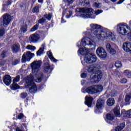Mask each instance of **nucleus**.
<instances>
[{"label": "nucleus", "instance_id": "nucleus-48", "mask_svg": "<svg viewBox=\"0 0 131 131\" xmlns=\"http://www.w3.org/2000/svg\"><path fill=\"white\" fill-rule=\"evenodd\" d=\"M103 11L101 10H98L96 11H95V14L96 15H99V14H101V13H102Z\"/></svg>", "mask_w": 131, "mask_h": 131}, {"label": "nucleus", "instance_id": "nucleus-7", "mask_svg": "<svg viewBox=\"0 0 131 131\" xmlns=\"http://www.w3.org/2000/svg\"><path fill=\"white\" fill-rule=\"evenodd\" d=\"M81 46H82L83 47L88 46V47H90V48H92V49H95V48H96V42L91 38L85 37L82 39Z\"/></svg>", "mask_w": 131, "mask_h": 131}, {"label": "nucleus", "instance_id": "nucleus-12", "mask_svg": "<svg viewBox=\"0 0 131 131\" xmlns=\"http://www.w3.org/2000/svg\"><path fill=\"white\" fill-rule=\"evenodd\" d=\"M29 40L30 43H35L39 40V37L38 36V34L34 33L30 36L29 37Z\"/></svg>", "mask_w": 131, "mask_h": 131}, {"label": "nucleus", "instance_id": "nucleus-27", "mask_svg": "<svg viewBox=\"0 0 131 131\" xmlns=\"http://www.w3.org/2000/svg\"><path fill=\"white\" fill-rule=\"evenodd\" d=\"M26 49L27 50H29V51H34V50H35L36 48L35 46L29 45L27 46Z\"/></svg>", "mask_w": 131, "mask_h": 131}, {"label": "nucleus", "instance_id": "nucleus-44", "mask_svg": "<svg viewBox=\"0 0 131 131\" xmlns=\"http://www.w3.org/2000/svg\"><path fill=\"white\" fill-rule=\"evenodd\" d=\"M72 16V11H69V12L67 13L66 16L67 18H70Z\"/></svg>", "mask_w": 131, "mask_h": 131}, {"label": "nucleus", "instance_id": "nucleus-58", "mask_svg": "<svg viewBox=\"0 0 131 131\" xmlns=\"http://www.w3.org/2000/svg\"><path fill=\"white\" fill-rule=\"evenodd\" d=\"M25 45L26 43L24 42L23 44H21L23 49H24L25 48Z\"/></svg>", "mask_w": 131, "mask_h": 131}, {"label": "nucleus", "instance_id": "nucleus-61", "mask_svg": "<svg viewBox=\"0 0 131 131\" xmlns=\"http://www.w3.org/2000/svg\"><path fill=\"white\" fill-rule=\"evenodd\" d=\"M129 26L131 27V20L129 21Z\"/></svg>", "mask_w": 131, "mask_h": 131}, {"label": "nucleus", "instance_id": "nucleus-9", "mask_svg": "<svg viewBox=\"0 0 131 131\" xmlns=\"http://www.w3.org/2000/svg\"><path fill=\"white\" fill-rule=\"evenodd\" d=\"M32 57H34V54L32 53L30 51H28L25 53L22 56L21 61L22 62H25L27 61L29 62Z\"/></svg>", "mask_w": 131, "mask_h": 131}, {"label": "nucleus", "instance_id": "nucleus-63", "mask_svg": "<svg viewBox=\"0 0 131 131\" xmlns=\"http://www.w3.org/2000/svg\"><path fill=\"white\" fill-rule=\"evenodd\" d=\"M107 2H108V1H107V0L105 1V3H107Z\"/></svg>", "mask_w": 131, "mask_h": 131}, {"label": "nucleus", "instance_id": "nucleus-35", "mask_svg": "<svg viewBox=\"0 0 131 131\" xmlns=\"http://www.w3.org/2000/svg\"><path fill=\"white\" fill-rule=\"evenodd\" d=\"M20 81V76L18 75L13 80V82L17 83L19 82Z\"/></svg>", "mask_w": 131, "mask_h": 131}, {"label": "nucleus", "instance_id": "nucleus-28", "mask_svg": "<svg viewBox=\"0 0 131 131\" xmlns=\"http://www.w3.org/2000/svg\"><path fill=\"white\" fill-rule=\"evenodd\" d=\"M19 88H20V86L18 84L13 82L11 86L12 90H17V89H19Z\"/></svg>", "mask_w": 131, "mask_h": 131}, {"label": "nucleus", "instance_id": "nucleus-10", "mask_svg": "<svg viewBox=\"0 0 131 131\" xmlns=\"http://www.w3.org/2000/svg\"><path fill=\"white\" fill-rule=\"evenodd\" d=\"M96 54L102 59H105L107 57V52L105 51V49L102 47H98L96 50Z\"/></svg>", "mask_w": 131, "mask_h": 131}, {"label": "nucleus", "instance_id": "nucleus-52", "mask_svg": "<svg viewBox=\"0 0 131 131\" xmlns=\"http://www.w3.org/2000/svg\"><path fill=\"white\" fill-rule=\"evenodd\" d=\"M129 72H130L128 70H126L124 71V75H126V76H127V74H128Z\"/></svg>", "mask_w": 131, "mask_h": 131}, {"label": "nucleus", "instance_id": "nucleus-37", "mask_svg": "<svg viewBox=\"0 0 131 131\" xmlns=\"http://www.w3.org/2000/svg\"><path fill=\"white\" fill-rule=\"evenodd\" d=\"M125 115H126V117L131 118V110H128L127 112H126Z\"/></svg>", "mask_w": 131, "mask_h": 131}, {"label": "nucleus", "instance_id": "nucleus-11", "mask_svg": "<svg viewBox=\"0 0 131 131\" xmlns=\"http://www.w3.org/2000/svg\"><path fill=\"white\" fill-rule=\"evenodd\" d=\"M106 96L107 98H109V97H116L118 94V92L116 91V90L114 89H108L107 90L106 92L105 93Z\"/></svg>", "mask_w": 131, "mask_h": 131}, {"label": "nucleus", "instance_id": "nucleus-22", "mask_svg": "<svg viewBox=\"0 0 131 131\" xmlns=\"http://www.w3.org/2000/svg\"><path fill=\"white\" fill-rule=\"evenodd\" d=\"M85 91L86 92V93H88V94H95L94 86L87 88L85 89Z\"/></svg>", "mask_w": 131, "mask_h": 131}, {"label": "nucleus", "instance_id": "nucleus-51", "mask_svg": "<svg viewBox=\"0 0 131 131\" xmlns=\"http://www.w3.org/2000/svg\"><path fill=\"white\" fill-rule=\"evenodd\" d=\"M119 126H120V127L122 128V129H123V128L125 127V124H124V123H122L120 124Z\"/></svg>", "mask_w": 131, "mask_h": 131}, {"label": "nucleus", "instance_id": "nucleus-3", "mask_svg": "<svg viewBox=\"0 0 131 131\" xmlns=\"http://www.w3.org/2000/svg\"><path fill=\"white\" fill-rule=\"evenodd\" d=\"M78 52L82 56H84L85 55L83 59L81 58L82 64L84 66L86 65V64L94 63V62L97 61V56H96V55L89 53L90 51L86 48H80Z\"/></svg>", "mask_w": 131, "mask_h": 131}, {"label": "nucleus", "instance_id": "nucleus-40", "mask_svg": "<svg viewBox=\"0 0 131 131\" xmlns=\"http://www.w3.org/2000/svg\"><path fill=\"white\" fill-rule=\"evenodd\" d=\"M5 33V29H0V37L3 36Z\"/></svg>", "mask_w": 131, "mask_h": 131}, {"label": "nucleus", "instance_id": "nucleus-55", "mask_svg": "<svg viewBox=\"0 0 131 131\" xmlns=\"http://www.w3.org/2000/svg\"><path fill=\"white\" fill-rule=\"evenodd\" d=\"M124 2V0H119V1L118 2V5H120V4H122Z\"/></svg>", "mask_w": 131, "mask_h": 131}, {"label": "nucleus", "instance_id": "nucleus-36", "mask_svg": "<svg viewBox=\"0 0 131 131\" xmlns=\"http://www.w3.org/2000/svg\"><path fill=\"white\" fill-rule=\"evenodd\" d=\"M27 96H28V94H27V93L23 92V93H21L20 94V98H21V99H25V98H26Z\"/></svg>", "mask_w": 131, "mask_h": 131}, {"label": "nucleus", "instance_id": "nucleus-59", "mask_svg": "<svg viewBox=\"0 0 131 131\" xmlns=\"http://www.w3.org/2000/svg\"><path fill=\"white\" fill-rule=\"evenodd\" d=\"M38 3L42 4L43 3V0H38Z\"/></svg>", "mask_w": 131, "mask_h": 131}, {"label": "nucleus", "instance_id": "nucleus-17", "mask_svg": "<svg viewBox=\"0 0 131 131\" xmlns=\"http://www.w3.org/2000/svg\"><path fill=\"white\" fill-rule=\"evenodd\" d=\"M105 102L103 100L98 99L96 103V108L98 109H102L104 107Z\"/></svg>", "mask_w": 131, "mask_h": 131}, {"label": "nucleus", "instance_id": "nucleus-20", "mask_svg": "<svg viewBox=\"0 0 131 131\" xmlns=\"http://www.w3.org/2000/svg\"><path fill=\"white\" fill-rule=\"evenodd\" d=\"M94 89V92L95 94L98 93H100V92H102L103 90V86L101 85H95L93 86Z\"/></svg>", "mask_w": 131, "mask_h": 131}, {"label": "nucleus", "instance_id": "nucleus-31", "mask_svg": "<svg viewBox=\"0 0 131 131\" xmlns=\"http://www.w3.org/2000/svg\"><path fill=\"white\" fill-rule=\"evenodd\" d=\"M115 67H117V68H120L122 66V63H121V61H117L115 63Z\"/></svg>", "mask_w": 131, "mask_h": 131}, {"label": "nucleus", "instance_id": "nucleus-43", "mask_svg": "<svg viewBox=\"0 0 131 131\" xmlns=\"http://www.w3.org/2000/svg\"><path fill=\"white\" fill-rule=\"evenodd\" d=\"M67 4H68V5H71L73 4V2H74V0H65Z\"/></svg>", "mask_w": 131, "mask_h": 131}, {"label": "nucleus", "instance_id": "nucleus-47", "mask_svg": "<svg viewBox=\"0 0 131 131\" xmlns=\"http://www.w3.org/2000/svg\"><path fill=\"white\" fill-rule=\"evenodd\" d=\"M24 117V115H23V114L20 113L18 116H17V118L18 119H22V118H23Z\"/></svg>", "mask_w": 131, "mask_h": 131}, {"label": "nucleus", "instance_id": "nucleus-2", "mask_svg": "<svg viewBox=\"0 0 131 131\" xmlns=\"http://www.w3.org/2000/svg\"><path fill=\"white\" fill-rule=\"evenodd\" d=\"M91 28V32L96 36L98 39L105 38L106 39H111V40H115V36L112 34L109 30L106 29L101 32L100 29H102V26L100 25L92 24L90 25Z\"/></svg>", "mask_w": 131, "mask_h": 131}, {"label": "nucleus", "instance_id": "nucleus-24", "mask_svg": "<svg viewBox=\"0 0 131 131\" xmlns=\"http://www.w3.org/2000/svg\"><path fill=\"white\" fill-rule=\"evenodd\" d=\"M50 67L51 66L50 65V64L48 62H45V67H44V69H45V72H46V73H48V72H50Z\"/></svg>", "mask_w": 131, "mask_h": 131}, {"label": "nucleus", "instance_id": "nucleus-39", "mask_svg": "<svg viewBox=\"0 0 131 131\" xmlns=\"http://www.w3.org/2000/svg\"><path fill=\"white\" fill-rule=\"evenodd\" d=\"M38 28V25L36 24L33 26V28H31V31L33 32L34 31H35V30H37Z\"/></svg>", "mask_w": 131, "mask_h": 131}, {"label": "nucleus", "instance_id": "nucleus-14", "mask_svg": "<svg viewBox=\"0 0 131 131\" xmlns=\"http://www.w3.org/2000/svg\"><path fill=\"white\" fill-rule=\"evenodd\" d=\"M123 49L125 52H130L131 53V42H124L123 45Z\"/></svg>", "mask_w": 131, "mask_h": 131}, {"label": "nucleus", "instance_id": "nucleus-54", "mask_svg": "<svg viewBox=\"0 0 131 131\" xmlns=\"http://www.w3.org/2000/svg\"><path fill=\"white\" fill-rule=\"evenodd\" d=\"M5 3H6V4H5L6 6H9V5H11V4H12V2H11V1H8L5 2Z\"/></svg>", "mask_w": 131, "mask_h": 131}, {"label": "nucleus", "instance_id": "nucleus-4", "mask_svg": "<svg viewBox=\"0 0 131 131\" xmlns=\"http://www.w3.org/2000/svg\"><path fill=\"white\" fill-rule=\"evenodd\" d=\"M100 68V66L98 64L91 65L88 67L87 71L89 73H91L92 74L95 73V75L90 76L91 82L96 83V82H98L101 80L103 74L99 71Z\"/></svg>", "mask_w": 131, "mask_h": 131}, {"label": "nucleus", "instance_id": "nucleus-1", "mask_svg": "<svg viewBox=\"0 0 131 131\" xmlns=\"http://www.w3.org/2000/svg\"><path fill=\"white\" fill-rule=\"evenodd\" d=\"M42 64L41 60H35L31 64L32 74L26 78V88L29 89L31 94H35L37 91V87L34 81L40 82L43 78L42 73L39 71Z\"/></svg>", "mask_w": 131, "mask_h": 131}, {"label": "nucleus", "instance_id": "nucleus-33", "mask_svg": "<svg viewBox=\"0 0 131 131\" xmlns=\"http://www.w3.org/2000/svg\"><path fill=\"white\" fill-rule=\"evenodd\" d=\"M43 52V48H40L38 51L37 52V56H40V55H42V53Z\"/></svg>", "mask_w": 131, "mask_h": 131}, {"label": "nucleus", "instance_id": "nucleus-15", "mask_svg": "<svg viewBox=\"0 0 131 131\" xmlns=\"http://www.w3.org/2000/svg\"><path fill=\"white\" fill-rule=\"evenodd\" d=\"M3 81L5 83L6 85H10L11 82H12V79L11 76L6 75L4 77Z\"/></svg>", "mask_w": 131, "mask_h": 131}, {"label": "nucleus", "instance_id": "nucleus-34", "mask_svg": "<svg viewBox=\"0 0 131 131\" xmlns=\"http://www.w3.org/2000/svg\"><path fill=\"white\" fill-rule=\"evenodd\" d=\"M33 13H38L39 12V7L38 6H36L34 7L32 9Z\"/></svg>", "mask_w": 131, "mask_h": 131}, {"label": "nucleus", "instance_id": "nucleus-26", "mask_svg": "<svg viewBox=\"0 0 131 131\" xmlns=\"http://www.w3.org/2000/svg\"><path fill=\"white\" fill-rule=\"evenodd\" d=\"M131 99V93H127L125 96V102L126 103H128L130 101Z\"/></svg>", "mask_w": 131, "mask_h": 131}, {"label": "nucleus", "instance_id": "nucleus-18", "mask_svg": "<svg viewBox=\"0 0 131 131\" xmlns=\"http://www.w3.org/2000/svg\"><path fill=\"white\" fill-rule=\"evenodd\" d=\"M113 112L116 117H120L121 115L120 114V107L118 106H116L113 110Z\"/></svg>", "mask_w": 131, "mask_h": 131}, {"label": "nucleus", "instance_id": "nucleus-49", "mask_svg": "<svg viewBox=\"0 0 131 131\" xmlns=\"http://www.w3.org/2000/svg\"><path fill=\"white\" fill-rule=\"evenodd\" d=\"M127 38L128 40H130V41H131V32L127 33Z\"/></svg>", "mask_w": 131, "mask_h": 131}, {"label": "nucleus", "instance_id": "nucleus-30", "mask_svg": "<svg viewBox=\"0 0 131 131\" xmlns=\"http://www.w3.org/2000/svg\"><path fill=\"white\" fill-rule=\"evenodd\" d=\"M38 36H39V40H42L45 37V33L43 32H41L39 34H38Z\"/></svg>", "mask_w": 131, "mask_h": 131}, {"label": "nucleus", "instance_id": "nucleus-5", "mask_svg": "<svg viewBox=\"0 0 131 131\" xmlns=\"http://www.w3.org/2000/svg\"><path fill=\"white\" fill-rule=\"evenodd\" d=\"M76 11L78 13H83V14L82 16L83 17L84 19H86V18H93L91 13L93 12L94 10L92 8H78L76 9Z\"/></svg>", "mask_w": 131, "mask_h": 131}, {"label": "nucleus", "instance_id": "nucleus-41", "mask_svg": "<svg viewBox=\"0 0 131 131\" xmlns=\"http://www.w3.org/2000/svg\"><path fill=\"white\" fill-rule=\"evenodd\" d=\"M20 62V59L14 60L12 61V65H17Z\"/></svg>", "mask_w": 131, "mask_h": 131}, {"label": "nucleus", "instance_id": "nucleus-53", "mask_svg": "<svg viewBox=\"0 0 131 131\" xmlns=\"http://www.w3.org/2000/svg\"><path fill=\"white\" fill-rule=\"evenodd\" d=\"M81 77H82V78H85V77H86V74L85 73L81 74Z\"/></svg>", "mask_w": 131, "mask_h": 131}, {"label": "nucleus", "instance_id": "nucleus-57", "mask_svg": "<svg viewBox=\"0 0 131 131\" xmlns=\"http://www.w3.org/2000/svg\"><path fill=\"white\" fill-rule=\"evenodd\" d=\"M41 48H43V50H45V47H46V43H43L42 45H41Z\"/></svg>", "mask_w": 131, "mask_h": 131}, {"label": "nucleus", "instance_id": "nucleus-46", "mask_svg": "<svg viewBox=\"0 0 131 131\" xmlns=\"http://www.w3.org/2000/svg\"><path fill=\"white\" fill-rule=\"evenodd\" d=\"M120 82L121 83H126V82H127V80L125 78L121 79L120 80Z\"/></svg>", "mask_w": 131, "mask_h": 131}, {"label": "nucleus", "instance_id": "nucleus-19", "mask_svg": "<svg viewBox=\"0 0 131 131\" xmlns=\"http://www.w3.org/2000/svg\"><path fill=\"white\" fill-rule=\"evenodd\" d=\"M85 103L88 107H91L92 106V103H93V98L91 97L86 96L85 98Z\"/></svg>", "mask_w": 131, "mask_h": 131}, {"label": "nucleus", "instance_id": "nucleus-56", "mask_svg": "<svg viewBox=\"0 0 131 131\" xmlns=\"http://www.w3.org/2000/svg\"><path fill=\"white\" fill-rule=\"evenodd\" d=\"M128 78H131V72H129V74L127 75Z\"/></svg>", "mask_w": 131, "mask_h": 131}, {"label": "nucleus", "instance_id": "nucleus-8", "mask_svg": "<svg viewBox=\"0 0 131 131\" xmlns=\"http://www.w3.org/2000/svg\"><path fill=\"white\" fill-rule=\"evenodd\" d=\"M11 15L7 14L4 15L3 21H0V27L3 28V25L4 27L8 26L11 23Z\"/></svg>", "mask_w": 131, "mask_h": 131}, {"label": "nucleus", "instance_id": "nucleus-45", "mask_svg": "<svg viewBox=\"0 0 131 131\" xmlns=\"http://www.w3.org/2000/svg\"><path fill=\"white\" fill-rule=\"evenodd\" d=\"M5 64H6V61L3 60H0V66L3 67V66H5Z\"/></svg>", "mask_w": 131, "mask_h": 131}, {"label": "nucleus", "instance_id": "nucleus-60", "mask_svg": "<svg viewBox=\"0 0 131 131\" xmlns=\"http://www.w3.org/2000/svg\"><path fill=\"white\" fill-rule=\"evenodd\" d=\"M32 3H33V4H34V2L36 1V0H31Z\"/></svg>", "mask_w": 131, "mask_h": 131}, {"label": "nucleus", "instance_id": "nucleus-13", "mask_svg": "<svg viewBox=\"0 0 131 131\" xmlns=\"http://www.w3.org/2000/svg\"><path fill=\"white\" fill-rule=\"evenodd\" d=\"M46 18L48 19V21H50L51 20V18H52V14H47L44 15L43 17L38 20V23H40V24H41L42 25V24H43V23H45V22H46V21L47 20Z\"/></svg>", "mask_w": 131, "mask_h": 131}, {"label": "nucleus", "instance_id": "nucleus-50", "mask_svg": "<svg viewBox=\"0 0 131 131\" xmlns=\"http://www.w3.org/2000/svg\"><path fill=\"white\" fill-rule=\"evenodd\" d=\"M121 130H122V129L119 126H118L115 129V131H121Z\"/></svg>", "mask_w": 131, "mask_h": 131}, {"label": "nucleus", "instance_id": "nucleus-16", "mask_svg": "<svg viewBox=\"0 0 131 131\" xmlns=\"http://www.w3.org/2000/svg\"><path fill=\"white\" fill-rule=\"evenodd\" d=\"M105 47L106 50L108 51V52H109V53H110L112 55L116 54V51L114 49H113L112 47H111V45H110V43H106Z\"/></svg>", "mask_w": 131, "mask_h": 131}, {"label": "nucleus", "instance_id": "nucleus-42", "mask_svg": "<svg viewBox=\"0 0 131 131\" xmlns=\"http://www.w3.org/2000/svg\"><path fill=\"white\" fill-rule=\"evenodd\" d=\"M6 56H7V52H6V51H3L1 55V58H5Z\"/></svg>", "mask_w": 131, "mask_h": 131}, {"label": "nucleus", "instance_id": "nucleus-23", "mask_svg": "<svg viewBox=\"0 0 131 131\" xmlns=\"http://www.w3.org/2000/svg\"><path fill=\"white\" fill-rule=\"evenodd\" d=\"M47 54L49 59H50V60H51L53 62L57 61V59L54 58V56H53V53H52L51 51L47 52Z\"/></svg>", "mask_w": 131, "mask_h": 131}, {"label": "nucleus", "instance_id": "nucleus-29", "mask_svg": "<svg viewBox=\"0 0 131 131\" xmlns=\"http://www.w3.org/2000/svg\"><path fill=\"white\" fill-rule=\"evenodd\" d=\"M106 118L108 120L112 121L114 119V115L113 114H108L106 115Z\"/></svg>", "mask_w": 131, "mask_h": 131}, {"label": "nucleus", "instance_id": "nucleus-38", "mask_svg": "<svg viewBox=\"0 0 131 131\" xmlns=\"http://www.w3.org/2000/svg\"><path fill=\"white\" fill-rule=\"evenodd\" d=\"M94 6L95 8H100L102 7V4L96 2L94 3Z\"/></svg>", "mask_w": 131, "mask_h": 131}, {"label": "nucleus", "instance_id": "nucleus-21", "mask_svg": "<svg viewBox=\"0 0 131 131\" xmlns=\"http://www.w3.org/2000/svg\"><path fill=\"white\" fill-rule=\"evenodd\" d=\"M13 53H18L20 50V45H14L11 47Z\"/></svg>", "mask_w": 131, "mask_h": 131}, {"label": "nucleus", "instance_id": "nucleus-64", "mask_svg": "<svg viewBox=\"0 0 131 131\" xmlns=\"http://www.w3.org/2000/svg\"><path fill=\"white\" fill-rule=\"evenodd\" d=\"M61 22L63 23V18L61 19Z\"/></svg>", "mask_w": 131, "mask_h": 131}, {"label": "nucleus", "instance_id": "nucleus-62", "mask_svg": "<svg viewBox=\"0 0 131 131\" xmlns=\"http://www.w3.org/2000/svg\"><path fill=\"white\" fill-rule=\"evenodd\" d=\"M112 2H113V3H115V2H116L117 0H111Z\"/></svg>", "mask_w": 131, "mask_h": 131}, {"label": "nucleus", "instance_id": "nucleus-32", "mask_svg": "<svg viewBox=\"0 0 131 131\" xmlns=\"http://www.w3.org/2000/svg\"><path fill=\"white\" fill-rule=\"evenodd\" d=\"M20 30L21 32H23L24 33L26 32L27 31V26L26 25H25L24 26H22L20 28Z\"/></svg>", "mask_w": 131, "mask_h": 131}, {"label": "nucleus", "instance_id": "nucleus-6", "mask_svg": "<svg viewBox=\"0 0 131 131\" xmlns=\"http://www.w3.org/2000/svg\"><path fill=\"white\" fill-rule=\"evenodd\" d=\"M126 29L130 30V27L126 24H118L117 25V31H118L120 34H122V35H125V34L127 33L128 31Z\"/></svg>", "mask_w": 131, "mask_h": 131}, {"label": "nucleus", "instance_id": "nucleus-25", "mask_svg": "<svg viewBox=\"0 0 131 131\" xmlns=\"http://www.w3.org/2000/svg\"><path fill=\"white\" fill-rule=\"evenodd\" d=\"M114 103H115V101L113 98H110L107 101V104L108 106H113V105H114Z\"/></svg>", "mask_w": 131, "mask_h": 131}]
</instances>
